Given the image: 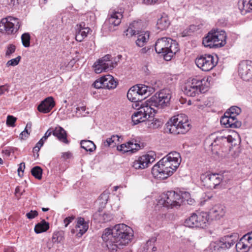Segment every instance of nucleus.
<instances>
[{"instance_id": "49530a36", "label": "nucleus", "mask_w": 252, "mask_h": 252, "mask_svg": "<svg viewBox=\"0 0 252 252\" xmlns=\"http://www.w3.org/2000/svg\"><path fill=\"white\" fill-rule=\"evenodd\" d=\"M21 60V57L18 56L15 59H11L7 62L6 65L9 66H15L17 65Z\"/></svg>"}, {"instance_id": "338daca9", "label": "nucleus", "mask_w": 252, "mask_h": 252, "mask_svg": "<svg viewBox=\"0 0 252 252\" xmlns=\"http://www.w3.org/2000/svg\"><path fill=\"white\" fill-rule=\"evenodd\" d=\"M39 150H40V148H39L38 147H36V146H35L33 149V152L34 153L38 152Z\"/></svg>"}, {"instance_id": "ea45409f", "label": "nucleus", "mask_w": 252, "mask_h": 252, "mask_svg": "<svg viewBox=\"0 0 252 252\" xmlns=\"http://www.w3.org/2000/svg\"><path fill=\"white\" fill-rule=\"evenodd\" d=\"M63 233L61 232H56L53 234L52 237V241L55 244H60L63 240Z\"/></svg>"}, {"instance_id": "b1692460", "label": "nucleus", "mask_w": 252, "mask_h": 252, "mask_svg": "<svg viewBox=\"0 0 252 252\" xmlns=\"http://www.w3.org/2000/svg\"><path fill=\"white\" fill-rule=\"evenodd\" d=\"M85 26V23L82 22L79 24H77L75 27V39L77 41H82L83 39L87 36L88 34L91 31L89 27H86Z\"/></svg>"}, {"instance_id": "20e7f679", "label": "nucleus", "mask_w": 252, "mask_h": 252, "mask_svg": "<svg viewBox=\"0 0 252 252\" xmlns=\"http://www.w3.org/2000/svg\"><path fill=\"white\" fill-rule=\"evenodd\" d=\"M226 34L224 31L212 30L203 38L202 43L206 47L218 48L225 45Z\"/></svg>"}, {"instance_id": "e2e57ef3", "label": "nucleus", "mask_w": 252, "mask_h": 252, "mask_svg": "<svg viewBox=\"0 0 252 252\" xmlns=\"http://www.w3.org/2000/svg\"><path fill=\"white\" fill-rule=\"evenodd\" d=\"M15 193L16 195L19 194L20 196L23 194V192H20V188L19 187H16Z\"/></svg>"}, {"instance_id": "412c9836", "label": "nucleus", "mask_w": 252, "mask_h": 252, "mask_svg": "<svg viewBox=\"0 0 252 252\" xmlns=\"http://www.w3.org/2000/svg\"><path fill=\"white\" fill-rule=\"evenodd\" d=\"M232 137L231 135H228L227 137L222 136L217 137L210 146L211 152L213 154L221 157L225 156V155L222 154L220 151H218V146L221 143H231L232 142Z\"/></svg>"}, {"instance_id": "69168bd1", "label": "nucleus", "mask_w": 252, "mask_h": 252, "mask_svg": "<svg viewBox=\"0 0 252 252\" xmlns=\"http://www.w3.org/2000/svg\"><path fill=\"white\" fill-rule=\"evenodd\" d=\"M247 6H248L249 9L252 10V0H250L249 2L247 4Z\"/></svg>"}, {"instance_id": "c03bdc74", "label": "nucleus", "mask_w": 252, "mask_h": 252, "mask_svg": "<svg viewBox=\"0 0 252 252\" xmlns=\"http://www.w3.org/2000/svg\"><path fill=\"white\" fill-rule=\"evenodd\" d=\"M241 112V109L237 106L231 107L225 113H228L230 115H235L238 116Z\"/></svg>"}, {"instance_id": "423d86ee", "label": "nucleus", "mask_w": 252, "mask_h": 252, "mask_svg": "<svg viewBox=\"0 0 252 252\" xmlns=\"http://www.w3.org/2000/svg\"><path fill=\"white\" fill-rule=\"evenodd\" d=\"M171 98V90L168 89H164L157 93L146 102L151 107L161 109L168 105Z\"/></svg>"}, {"instance_id": "f3484780", "label": "nucleus", "mask_w": 252, "mask_h": 252, "mask_svg": "<svg viewBox=\"0 0 252 252\" xmlns=\"http://www.w3.org/2000/svg\"><path fill=\"white\" fill-rule=\"evenodd\" d=\"M155 154L153 152L140 156L133 162L132 166L135 169H144L155 161Z\"/></svg>"}, {"instance_id": "4c0bfd02", "label": "nucleus", "mask_w": 252, "mask_h": 252, "mask_svg": "<svg viewBox=\"0 0 252 252\" xmlns=\"http://www.w3.org/2000/svg\"><path fill=\"white\" fill-rule=\"evenodd\" d=\"M121 138L118 135H113L111 137L107 138L103 142L104 147H114L116 144V142H119V139Z\"/></svg>"}, {"instance_id": "bf43d9fd", "label": "nucleus", "mask_w": 252, "mask_h": 252, "mask_svg": "<svg viewBox=\"0 0 252 252\" xmlns=\"http://www.w3.org/2000/svg\"><path fill=\"white\" fill-rule=\"evenodd\" d=\"M24 2V0H11V3L13 5H18Z\"/></svg>"}, {"instance_id": "4be33fe9", "label": "nucleus", "mask_w": 252, "mask_h": 252, "mask_svg": "<svg viewBox=\"0 0 252 252\" xmlns=\"http://www.w3.org/2000/svg\"><path fill=\"white\" fill-rule=\"evenodd\" d=\"M220 123L226 127L239 128L241 126V122L237 118L232 117L228 113H225L220 119Z\"/></svg>"}, {"instance_id": "9b49d317", "label": "nucleus", "mask_w": 252, "mask_h": 252, "mask_svg": "<svg viewBox=\"0 0 252 252\" xmlns=\"http://www.w3.org/2000/svg\"><path fill=\"white\" fill-rule=\"evenodd\" d=\"M218 57L215 55L205 54L198 56L195 60V63L198 67L204 71H208L213 69L218 63Z\"/></svg>"}, {"instance_id": "bb28decb", "label": "nucleus", "mask_w": 252, "mask_h": 252, "mask_svg": "<svg viewBox=\"0 0 252 252\" xmlns=\"http://www.w3.org/2000/svg\"><path fill=\"white\" fill-rule=\"evenodd\" d=\"M225 212L223 206L216 205L210 210L209 213L213 219L219 220L224 216Z\"/></svg>"}, {"instance_id": "37998d69", "label": "nucleus", "mask_w": 252, "mask_h": 252, "mask_svg": "<svg viewBox=\"0 0 252 252\" xmlns=\"http://www.w3.org/2000/svg\"><path fill=\"white\" fill-rule=\"evenodd\" d=\"M86 107L84 106L77 107L76 111L77 117H80L86 116L89 114V112L86 111Z\"/></svg>"}, {"instance_id": "f704fd0d", "label": "nucleus", "mask_w": 252, "mask_h": 252, "mask_svg": "<svg viewBox=\"0 0 252 252\" xmlns=\"http://www.w3.org/2000/svg\"><path fill=\"white\" fill-rule=\"evenodd\" d=\"M137 38L135 41L137 46L143 47L147 42L149 38V33L148 32H141L138 34Z\"/></svg>"}, {"instance_id": "8fccbe9b", "label": "nucleus", "mask_w": 252, "mask_h": 252, "mask_svg": "<svg viewBox=\"0 0 252 252\" xmlns=\"http://www.w3.org/2000/svg\"><path fill=\"white\" fill-rule=\"evenodd\" d=\"M38 212L35 210H31L26 214V217L30 220L33 219L38 216Z\"/></svg>"}, {"instance_id": "a19ab883", "label": "nucleus", "mask_w": 252, "mask_h": 252, "mask_svg": "<svg viewBox=\"0 0 252 252\" xmlns=\"http://www.w3.org/2000/svg\"><path fill=\"white\" fill-rule=\"evenodd\" d=\"M31 173L33 176L37 179L42 178V170L39 166L34 167L31 170Z\"/></svg>"}, {"instance_id": "393cba45", "label": "nucleus", "mask_w": 252, "mask_h": 252, "mask_svg": "<svg viewBox=\"0 0 252 252\" xmlns=\"http://www.w3.org/2000/svg\"><path fill=\"white\" fill-rule=\"evenodd\" d=\"M55 103L52 97L50 96L42 101L37 107L38 110L43 113L49 112L55 106Z\"/></svg>"}, {"instance_id": "cd10ccee", "label": "nucleus", "mask_w": 252, "mask_h": 252, "mask_svg": "<svg viewBox=\"0 0 252 252\" xmlns=\"http://www.w3.org/2000/svg\"><path fill=\"white\" fill-rule=\"evenodd\" d=\"M89 222L86 221L84 218L80 217L78 218L77 223L76 224L77 231L78 233L77 234L78 237H81L88 229Z\"/></svg>"}, {"instance_id": "2eb2a0df", "label": "nucleus", "mask_w": 252, "mask_h": 252, "mask_svg": "<svg viewBox=\"0 0 252 252\" xmlns=\"http://www.w3.org/2000/svg\"><path fill=\"white\" fill-rule=\"evenodd\" d=\"M111 56L106 55L97 61L94 64L93 67L96 73H100L103 71H108L112 70L116 65L110 60Z\"/></svg>"}, {"instance_id": "2f4dec72", "label": "nucleus", "mask_w": 252, "mask_h": 252, "mask_svg": "<svg viewBox=\"0 0 252 252\" xmlns=\"http://www.w3.org/2000/svg\"><path fill=\"white\" fill-rule=\"evenodd\" d=\"M104 88L113 89L116 87L117 82L111 75H107L102 77Z\"/></svg>"}, {"instance_id": "79ce46f5", "label": "nucleus", "mask_w": 252, "mask_h": 252, "mask_svg": "<svg viewBox=\"0 0 252 252\" xmlns=\"http://www.w3.org/2000/svg\"><path fill=\"white\" fill-rule=\"evenodd\" d=\"M31 36L29 33H24L21 36V40L23 45L25 47H28L30 45Z\"/></svg>"}, {"instance_id": "603ef678", "label": "nucleus", "mask_w": 252, "mask_h": 252, "mask_svg": "<svg viewBox=\"0 0 252 252\" xmlns=\"http://www.w3.org/2000/svg\"><path fill=\"white\" fill-rule=\"evenodd\" d=\"M25 167V164L24 162H22L19 164V168L17 170L18 175L20 177H22L23 176V173L24 172V169Z\"/></svg>"}, {"instance_id": "6e6d98bb", "label": "nucleus", "mask_w": 252, "mask_h": 252, "mask_svg": "<svg viewBox=\"0 0 252 252\" xmlns=\"http://www.w3.org/2000/svg\"><path fill=\"white\" fill-rule=\"evenodd\" d=\"M74 217H68L66 218L64 220V223H65V227H67V225L74 220Z\"/></svg>"}, {"instance_id": "473e14b6", "label": "nucleus", "mask_w": 252, "mask_h": 252, "mask_svg": "<svg viewBox=\"0 0 252 252\" xmlns=\"http://www.w3.org/2000/svg\"><path fill=\"white\" fill-rule=\"evenodd\" d=\"M170 21L167 15L164 14L159 18L157 23V29L160 30H166L170 25Z\"/></svg>"}, {"instance_id": "ddd939ff", "label": "nucleus", "mask_w": 252, "mask_h": 252, "mask_svg": "<svg viewBox=\"0 0 252 252\" xmlns=\"http://www.w3.org/2000/svg\"><path fill=\"white\" fill-rule=\"evenodd\" d=\"M148 87L143 85H137L132 87L127 93L128 99L131 101L136 102L142 99V95H148Z\"/></svg>"}, {"instance_id": "a18cd8bd", "label": "nucleus", "mask_w": 252, "mask_h": 252, "mask_svg": "<svg viewBox=\"0 0 252 252\" xmlns=\"http://www.w3.org/2000/svg\"><path fill=\"white\" fill-rule=\"evenodd\" d=\"M16 120V117L11 115H8L7 117L6 125L9 126L14 127L15 126V123Z\"/></svg>"}, {"instance_id": "3c124183", "label": "nucleus", "mask_w": 252, "mask_h": 252, "mask_svg": "<svg viewBox=\"0 0 252 252\" xmlns=\"http://www.w3.org/2000/svg\"><path fill=\"white\" fill-rule=\"evenodd\" d=\"M162 0H143V3L146 5H153L160 3Z\"/></svg>"}, {"instance_id": "9d476101", "label": "nucleus", "mask_w": 252, "mask_h": 252, "mask_svg": "<svg viewBox=\"0 0 252 252\" xmlns=\"http://www.w3.org/2000/svg\"><path fill=\"white\" fill-rule=\"evenodd\" d=\"M20 27V20L11 16L3 18L0 22V32L7 34L15 33Z\"/></svg>"}, {"instance_id": "5701e85b", "label": "nucleus", "mask_w": 252, "mask_h": 252, "mask_svg": "<svg viewBox=\"0 0 252 252\" xmlns=\"http://www.w3.org/2000/svg\"><path fill=\"white\" fill-rule=\"evenodd\" d=\"M224 246L225 250L230 249L232 246L238 241L239 239V235L237 233H231L227 235L220 239Z\"/></svg>"}, {"instance_id": "c85d7f7f", "label": "nucleus", "mask_w": 252, "mask_h": 252, "mask_svg": "<svg viewBox=\"0 0 252 252\" xmlns=\"http://www.w3.org/2000/svg\"><path fill=\"white\" fill-rule=\"evenodd\" d=\"M53 134L57 137L61 142L68 144V141L67 139V134L65 130L61 126L56 127L53 131Z\"/></svg>"}, {"instance_id": "0eeeda50", "label": "nucleus", "mask_w": 252, "mask_h": 252, "mask_svg": "<svg viewBox=\"0 0 252 252\" xmlns=\"http://www.w3.org/2000/svg\"><path fill=\"white\" fill-rule=\"evenodd\" d=\"M182 199L180 195L174 191L163 193L160 196L158 205L167 208H172L181 205Z\"/></svg>"}, {"instance_id": "0e129e2a", "label": "nucleus", "mask_w": 252, "mask_h": 252, "mask_svg": "<svg viewBox=\"0 0 252 252\" xmlns=\"http://www.w3.org/2000/svg\"><path fill=\"white\" fill-rule=\"evenodd\" d=\"M150 227L153 228V229H155V227H156L157 226V223H152L151 222L150 223H148L147 224Z\"/></svg>"}, {"instance_id": "5fc2aeb1", "label": "nucleus", "mask_w": 252, "mask_h": 252, "mask_svg": "<svg viewBox=\"0 0 252 252\" xmlns=\"http://www.w3.org/2000/svg\"><path fill=\"white\" fill-rule=\"evenodd\" d=\"M30 135L29 131H23L19 135V138L21 140H25L29 137Z\"/></svg>"}, {"instance_id": "dca6fc26", "label": "nucleus", "mask_w": 252, "mask_h": 252, "mask_svg": "<svg viewBox=\"0 0 252 252\" xmlns=\"http://www.w3.org/2000/svg\"><path fill=\"white\" fill-rule=\"evenodd\" d=\"M238 72L239 76L245 81H252V61L244 60L238 66Z\"/></svg>"}, {"instance_id": "09e8293b", "label": "nucleus", "mask_w": 252, "mask_h": 252, "mask_svg": "<svg viewBox=\"0 0 252 252\" xmlns=\"http://www.w3.org/2000/svg\"><path fill=\"white\" fill-rule=\"evenodd\" d=\"M16 49L15 46L12 44L9 45L7 47V51L6 52V56H9L11 54L15 52Z\"/></svg>"}, {"instance_id": "4468645a", "label": "nucleus", "mask_w": 252, "mask_h": 252, "mask_svg": "<svg viewBox=\"0 0 252 252\" xmlns=\"http://www.w3.org/2000/svg\"><path fill=\"white\" fill-rule=\"evenodd\" d=\"M202 183L208 189H212L220 185L223 178L221 175L219 174H210L206 173L200 176Z\"/></svg>"}, {"instance_id": "58836bf2", "label": "nucleus", "mask_w": 252, "mask_h": 252, "mask_svg": "<svg viewBox=\"0 0 252 252\" xmlns=\"http://www.w3.org/2000/svg\"><path fill=\"white\" fill-rule=\"evenodd\" d=\"M81 148L84 149L86 151L93 152L96 149V146L91 140H82L80 142Z\"/></svg>"}, {"instance_id": "6e6552de", "label": "nucleus", "mask_w": 252, "mask_h": 252, "mask_svg": "<svg viewBox=\"0 0 252 252\" xmlns=\"http://www.w3.org/2000/svg\"><path fill=\"white\" fill-rule=\"evenodd\" d=\"M203 81H205L204 79L199 80L197 78L189 79L184 85L182 91L188 96H195L196 94L205 91L204 87L203 86Z\"/></svg>"}, {"instance_id": "f257e3e1", "label": "nucleus", "mask_w": 252, "mask_h": 252, "mask_svg": "<svg viewBox=\"0 0 252 252\" xmlns=\"http://www.w3.org/2000/svg\"><path fill=\"white\" fill-rule=\"evenodd\" d=\"M132 236L130 227L121 223L112 228L105 229L101 238L108 250L110 252H115L128 244Z\"/></svg>"}, {"instance_id": "864d4df0", "label": "nucleus", "mask_w": 252, "mask_h": 252, "mask_svg": "<svg viewBox=\"0 0 252 252\" xmlns=\"http://www.w3.org/2000/svg\"><path fill=\"white\" fill-rule=\"evenodd\" d=\"M9 85L6 84L5 85H2L0 86V95H1L4 93L5 92H8L9 90Z\"/></svg>"}, {"instance_id": "680f3d73", "label": "nucleus", "mask_w": 252, "mask_h": 252, "mask_svg": "<svg viewBox=\"0 0 252 252\" xmlns=\"http://www.w3.org/2000/svg\"><path fill=\"white\" fill-rule=\"evenodd\" d=\"M44 143V141L40 139V140L37 143L35 146L40 149V148L43 146Z\"/></svg>"}, {"instance_id": "7ed1b4c3", "label": "nucleus", "mask_w": 252, "mask_h": 252, "mask_svg": "<svg viewBox=\"0 0 252 252\" xmlns=\"http://www.w3.org/2000/svg\"><path fill=\"white\" fill-rule=\"evenodd\" d=\"M170 133L174 134H185L190 129V124L188 117L180 114L172 117L170 124L166 126Z\"/></svg>"}, {"instance_id": "4d7b16f0", "label": "nucleus", "mask_w": 252, "mask_h": 252, "mask_svg": "<svg viewBox=\"0 0 252 252\" xmlns=\"http://www.w3.org/2000/svg\"><path fill=\"white\" fill-rule=\"evenodd\" d=\"M52 133H53L52 131H51L50 129H48L45 133L44 136L42 137L41 139L45 142L48 137L51 135Z\"/></svg>"}, {"instance_id": "de8ad7c7", "label": "nucleus", "mask_w": 252, "mask_h": 252, "mask_svg": "<svg viewBox=\"0 0 252 252\" xmlns=\"http://www.w3.org/2000/svg\"><path fill=\"white\" fill-rule=\"evenodd\" d=\"M93 85L96 89L104 88L102 77L96 80L94 83Z\"/></svg>"}, {"instance_id": "f8f14e48", "label": "nucleus", "mask_w": 252, "mask_h": 252, "mask_svg": "<svg viewBox=\"0 0 252 252\" xmlns=\"http://www.w3.org/2000/svg\"><path fill=\"white\" fill-rule=\"evenodd\" d=\"M181 160L180 154L176 152H173L168 154L158 162L159 163V165L162 164L174 172L179 167Z\"/></svg>"}, {"instance_id": "a878e982", "label": "nucleus", "mask_w": 252, "mask_h": 252, "mask_svg": "<svg viewBox=\"0 0 252 252\" xmlns=\"http://www.w3.org/2000/svg\"><path fill=\"white\" fill-rule=\"evenodd\" d=\"M140 148L139 144L134 143L133 141H130L126 144L117 146V149L123 153L130 152L133 153L138 151Z\"/></svg>"}, {"instance_id": "c9c22d12", "label": "nucleus", "mask_w": 252, "mask_h": 252, "mask_svg": "<svg viewBox=\"0 0 252 252\" xmlns=\"http://www.w3.org/2000/svg\"><path fill=\"white\" fill-rule=\"evenodd\" d=\"M49 228V224L45 220H43L41 222L36 224L34 227V231L36 233L39 234L46 231Z\"/></svg>"}, {"instance_id": "aec40b11", "label": "nucleus", "mask_w": 252, "mask_h": 252, "mask_svg": "<svg viewBox=\"0 0 252 252\" xmlns=\"http://www.w3.org/2000/svg\"><path fill=\"white\" fill-rule=\"evenodd\" d=\"M236 249L238 252H247L252 247V231L244 235L236 244Z\"/></svg>"}, {"instance_id": "052dcab7", "label": "nucleus", "mask_w": 252, "mask_h": 252, "mask_svg": "<svg viewBox=\"0 0 252 252\" xmlns=\"http://www.w3.org/2000/svg\"><path fill=\"white\" fill-rule=\"evenodd\" d=\"M55 244L52 241H49L47 243V248L48 250H50L53 247Z\"/></svg>"}, {"instance_id": "f03ea898", "label": "nucleus", "mask_w": 252, "mask_h": 252, "mask_svg": "<svg viewBox=\"0 0 252 252\" xmlns=\"http://www.w3.org/2000/svg\"><path fill=\"white\" fill-rule=\"evenodd\" d=\"M156 52L161 54L166 61H170L179 50L178 43L170 37H163L157 39L155 44Z\"/></svg>"}, {"instance_id": "c756f323", "label": "nucleus", "mask_w": 252, "mask_h": 252, "mask_svg": "<svg viewBox=\"0 0 252 252\" xmlns=\"http://www.w3.org/2000/svg\"><path fill=\"white\" fill-rule=\"evenodd\" d=\"M93 218L98 222L104 223L110 221L112 219V216L109 213L98 211L94 214Z\"/></svg>"}, {"instance_id": "6ab92c4d", "label": "nucleus", "mask_w": 252, "mask_h": 252, "mask_svg": "<svg viewBox=\"0 0 252 252\" xmlns=\"http://www.w3.org/2000/svg\"><path fill=\"white\" fill-rule=\"evenodd\" d=\"M173 173V170H169L168 168H166L162 164L159 165V162L155 164L152 169V173L153 176L155 178L161 180L167 179Z\"/></svg>"}, {"instance_id": "a211bd4d", "label": "nucleus", "mask_w": 252, "mask_h": 252, "mask_svg": "<svg viewBox=\"0 0 252 252\" xmlns=\"http://www.w3.org/2000/svg\"><path fill=\"white\" fill-rule=\"evenodd\" d=\"M122 18L123 14L121 12L113 11L109 13L104 25L110 31H114L116 30V27L121 23Z\"/></svg>"}, {"instance_id": "39448f33", "label": "nucleus", "mask_w": 252, "mask_h": 252, "mask_svg": "<svg viewBox=\"0 0 252 252\" xmlns=\"http://www.w3.org/2000/svg\"><path fill=\"white\" fill-rule=\"evenodd\" d=\"M157 111L155 108L151 107L146 101L142 103L131 116L132 125H137L153 117Z\"/></svg>"}, {"instance_id": "72a5a7b5", "label": "nucleus", "mask_w": 252, "mask_h": 252, "mask_svg": "<svg viewBox=\"0 0 252 252\" xmlns=\"http://www.w3.org/2000/svg\"><path fill=\"white\" fill-rule=\"evenodd\" d=\"M157 241L156 237H152L143 246L142 249L138 252H154L157 250V248L154 244Z\"/></svg>"}, {"instance_id": "774afa93", "label": "nucleus", "mask_w": 252, "mask_h": 252, "mask_svg": "<svg viewBox=\"0 0 252 252\" xmlns=\"http://www.w3.org/2000/svg\"><path fill=\"white\" fill-rule=\"evenodd\" d=\"M148 51L146 48H143L141 50V52L142 53H145Z\"/></svg>"}, {"instance_id": "1a4fd4ad", "label": "nucleus", "mask_w": 252, "mask_h": 252, "mask_svg": "<svg viewBox=\"0 0 252 252\" xmlns=\"http://www.w3.org/2000/svg\"><path fill=\"white\" fill-rule=\"evenodd\" d=\"M208 222V215L204 212H197L192 215L185 221V225L189 227L205 228Z\"/></svg>"}, {"instance_id": "13d9d810", "label": "nucleus", "mask_w": 252, "mask_h": 252, "mask_svg": "<svg viewBox=\"0 0 252 252\" xmlns=\"http://www.w3.org/2000/svg\"><path fill=\"white\" fill-rule=\"evenodd\" d=\"M72 157V154L70 152L63 153L62 155V158L64 159H69Z\"/></svg>"}, {"instance_id": "e433bc0d", "label": "nucleus", "mask_w": 252, "mask_h": 252, "mask_svg": "<svg viewBox=\"0 0 252 252\" xmlns=\"http://www.w3.org/2000/svg\"><path fill=\"white\" fill-rule=\"evenodd\" d=\"M138 23L137 22L134 21L131 23L127 28V29L125 32L126 35L128 37H130L134 35L139 33V31L136 30Z\"/></svg>"}, {"instance_id": "7c9ffc66", "label": "nucleus", "mask_w": 252, "mask_h": 252, "mask_svg": "<svg viewBox=\"0 0 252 252\" xmlns=\"http://www.w3.org/2000/svg\"><path fill=\"white\" fill-rule=\"evenodd\" d=\"M207 251L208 252H225L226 251L220 239L211 242Z\"/></svg>"}]
</instances>
